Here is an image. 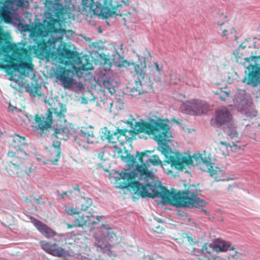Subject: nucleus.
I'll list each match as a JSON object with an SVG mask.
<instances>
[{"instance_id":"aec40b11","label":"nucleus","mask_w":260,"mask_h":260,"mask_svg":"<svg viewBox=\"0 0 260 260\" xmlns=\"http://www.w3.org/2000/svg\"><path fill=\"white\" fill-rule=\"evenodd\" d=\"M2 1L3 5L0 6H4L9 10L16 11L19 8H27L29 6L27 0H2Z\"/></svg>"},{"instance_id":"864d4df0","label":"nucleus","mask_w":260,"mask_h":260,"mask_svg":"<svg viewBox=\"0 0 260 260\" xmlns=\"http://www.w3.org/2000/svg\"><path fill=\"white\" fill-rule=\"evenodd\" d=\"M36 202H37L38 204H42V203L40 201V200L39 199H36Z\"/></svg>"},{"instance_id":"e433bc0d","label":"nucleus","mask_w":260,"mask_h":260,"mask_svg":"<svg viewBox=\"0 0 260 260\" xmlns=\"http://www.w3.org/2000/svg\"><path fill=\"white\" fill-rule=\"evenodd\" d=\"M72 193V191H68L63 192L61 194L59 193V191L58 190L57 191V196H60L61 197V198H62V199L64 198V197L66 196H67L68 194H71Z\"/></svg>"},{"instance_id":"5701e85b","label":"nucleus","mask_w":260,"mask_h":260,"mask_svg":"<svg viewBox=\"0 0 260 260\" xmlns=\"http://www.w3.org/2000/svg\"><path fill=\"white\" fill-rule=\"evenodd\" d=\"M224 132L226 133L228 136L234 141L233 142H238L240 138L239 137V134L237 132L236 126L234 121L231 122L227 124L224 128Z\"/></svg>"},{"instance_id":"a19ab883","label":"nucleus","mask_w":260,"mask_h":260,"mask_svg":"<svg viewBox=\"0 0 260 260\" xmlns=\"http://www.w3.org/2000/svg\"><path fill=\"white\" fill-rule=\"evenodd\" d=\"M104 154V153L103 152L100 151V152H99L97 157L98 158L100 159L101 160H102L103 159Z\"/></svg>"},{"instance_id":"7ed1b4c3","label":"nucleus","mask_w":260,"mask_h":260,"mask_svg":"<svg viewBox=\"0 0 260 260\" xmlns=\"http://www.w3.org/2000/svg\"><path fill=\"white\" fill-rule=\"evenodd\" d=\"M66 112L65 105L57 102L54 107L48 110L45 116L35 115L34 131L41 137H45L47 135L46 131L51 128L53 124V135L57 138L67 140L70 136L74 135V141L79 146L85 147L86 144H93L95 139L92 127H79L72 123L63 125V122L66 121Z\"/></svg>"},{"instance_id":"2eb2a0df","label":"nucleus","mask_w":260,"mask_h":260,"mask_svg":"<svg viewBox=\"0 0 260 260\" xmlns=\"http://www.w3.org/2000/svg\"><path fill=\"white\" fill-rule=\"evenodd\" d=\"M233 121L232 115L226 108L222 107L215 111L213 124L217 127L226 125Z\"/></svg>"},{"instance_id":"1a4fd4ad","label":"nucleus","mask_w":260,"mask_h":260,"mask_svg":"<svg viewBox=\"0 0 260 260\" xmlns=\"http://www.w3.org/2000/svg\"><path fill=\"white\" fill-rule=\"evenodd\" d=\"M181 112L191 115H201L206 114L209 110L208 104L199 99H192L187 101L180 106Z\"/></svg>"},{"instance_id":"49530a36","label":"nucleus","mask_w":260,"mask_h":260,"mask_svg":"<svg viewBox=\"0 0 260 260\" xmlns=\"http://www.w3.org/2000/svg\"><path fill=\"white\" fill-rule=\"evenodd\" d=\"M15 112L16 113H24V112L20 109L17 108V110H15Z\"/></svg>"},{"instance_id":"412c9836","label":"nucleus","mask_w":260,"mask_h":260,"mask_svg":"<svg viewBox=\"0 0 260 260\" xmlns=\"http://www.w3.org/2000/svg\"><path fill=\"white\" fill-rule=\"evenodd\" d=\"M93 212L90 213V215L84 216L79 215L78 217H75L74 219V226L75 227H82L84 225H93L96 222L92 221L90 219V217H93Z\"/></svg>"},{"instance_id":"f257e3e1","label":"nucleus","mask_w":260,"mask_h":260,"mask_svg":"<svg viewBox=\"0 0 260 260\" xmlns=\"http://www.w3.org/2000/svg\"><path fill=\"white\" fill-rule=\"evenodd\" d=\"M131 129L117 128L111 132L107 127L101 129V137L103 141L107 140L109 143L113 144V147L116 150L120 149L117 146V142L123 145L130 140L133 133H144L147 135H152L154 139L157 141L158 149L165 158L164 165L170 164L172 167L182 170L189 164H192V160L189 155H183L178 152H174L168 146V142L172 137L171 131L167 120L155 117V119L148 118L147 120L142 119L137 121L132 116L124 122Z\"/></svg>"},{"instance_id":"6e6d98bb","label":"nucleus","mask_w":260,"mask_h":260,"mask_svg":"<svg viewBox=\"0 0 260 260\" xmlns=\"http://www.w3.org/2000/svg\"><path fill=\"white\" fill-rule=\"evenodd\" d=\"M231 30V34H233V31H235V29L234 28H232Z\"/></svg>"},{"instance_id":"052dcab7","label":"nucleus","mask_w":260,"mask_h":260,"mask_svg":"<svg viewBox=\"0 0 260 260\" xmlns=\"http://www.w3.org/2000/svg\"><path fill=\"white\" fill-rule=\"evenodd\" d=\"M253 39L254 40L257 39V40L260 41V39H257L256 38H254Z\"/></svg>"},{"instance_id":"8fccbe9b","label":"nucleus","mask_w":260,"mask_h":260,"mask_svg":"<svg viewBox=\"0 0 260 260\" xmlns=\"http://www.w3.org/2000/svg\"><path fill=\"white\" fill-rule=\"evenodd\" d=\"M81 259L82 260H89L88 258L86 256H81Z\"/></svg>"},{"instance_id":"f3484780","label":"nucleus","mask_w":260,"mask_h":260,"mask_svg":"<svg viewBox=\"0 0 260 260\" xmlns=\"http://www.w3.org/2000/svg\"><path fill=\"white\" fill-rule=\"evenodd\" d=\"M23 20L17 13L12 14L9 10L5 8L4 6H0V22L11 23L14 26L17 23Z\"/></svg>"},{"instance_id":"4be33fe9","label":"nucleus","mask_w":260,"mask_h":260,"mask_svg":"<svg viewBox=\"0 0 260 260\" xmlns=\"http://www.w3.org/2000/svg\"><path fill=\"white\" fill-rule=\"evenodd\" d=\"M224 132L226 133L228 136L234 141L233 142H238L240 138L239 137V134L237 132L236 126L234 121L231 122L227 124L224 128Z\"/></svg>"},{"instance_id":"c9c22d12","label":"nucleus","mask_w":260,"mask_h":260,"mask_svg":"<svg viewBox=\"0 0 260 260\" xmlns=\"http://www.w3.org/2000/svg\"><path fill=\"white\" fill-rule=\"evenodd\" d=\"M60 142L58 141H53L52 144V149H61Z\"/></svg>"},{"instance_id":"09e8293b","label":"nucleus","mask_w":260,"mask_h":260,"mask_svg":"<svg viewBox=\"0 0 260 260\" xmlns=\"http://www.w3.org/2000/svg\"><path fill=\"white\" fill-rule=\"evenodd\" d=\"M74 189L75 190H77L78 192L80 191V189H79V186L78 185H76V186H74Z\"/></svg>"},{"instance_id":"5fc2aeb1","label":"nucleus","mask_w":260,"mask_h":260,"mask_svg":"<svg viewBox=\"0 0 260 260\" xmlns=\"http://www.w3.org/2000/svg\"><path fill=\"white\" fill-rule=\"evenodd\" d=\"M159 222H162V220L160 218H158V220H157Z\"/></svg>"},{"instance_id":"2f4dec72","label":"nucleus","mask_w":260,"mask_h":260,"mask_svg":"<svg viewBox=\"0 0 260 260\" xmlns=\"http://www.w3.org/2000/svg\"><path fill=\"white\" fill-rule=\"evenodd\" d=\"M219 143L226 150H228L229 146L232 151H236L237 149H240V147H238L235 142H232V145H230L229 143L223 141H220Z\"/></svg>"},{"instance_id":"58836bf2","label":"nucleus","mask_w":260,"mask_h":260,"mask_svg":"<svg viewBox=\"0 0 260 260\" xmlns=\"http://www.w3.org/2000/svg\"><path fill=\"white\" fill-rule=\"evenodd\" d=\"M7 155L10 157H14L16 156V153L12 151H9L7 153Z\"/></svg>"},{"instance_id":"20e7f679","label":"nucleus","mask_w":260,"mask_h":260,"mask_svg":"<svg viewBox=\"0 0 260 260\" xmlns=\"http://www.w3.org/2000/svg\"><path fill=\"white\" fill-rule=\"evenodd\" d=\"M121 159L126 162L127 168L121 171L120 172L116 171L117 176H115L116 179H127L129 180L135 177H139V180L134 181L129 183L126 187V189L132 194H136L142 198L149 197L150 198H154L157 183L156 179H153L150 177L151 173L145 174L141 176V172H138L135 175L131 177V175H128L127 173L133 171L134 166L136 162V159L135 157L131 154L126 153V156H121Z\"/></svg>"},{"instance_id":"37998d69","label":"nucleus","mask_w":260,"mask_h":260,"mask_svg":"<svg viewBox=\"0 0 260 260\" xmlns=\"http://www.w3.org/2000/svg\"><path fill=\"white\" fill-rule=\"evenodd\" d=\"M214 179L216 181H223L225 179H223V178H221L218 175H216L215 177H214Z\"/></svg>"},{"instance_id":"f03ea898","label":"nucleus","mask_w":260,"mask_h":260,"mask_svg":"<svg viewBox=\"0 0 260 260\" xmlns=\"http://www.w3.org/2000/svg\"><path fill=\"white\" fill-rule=\"evenodd\" d=\"M75 9L71 0H55L52 4L48 11L44 12L43 20L35 18L31 25L22 22L21 20L15 26L21 32L30 31V38L34 41L33 45H28V51L30 55L43 59L50 54V40L47 38L49 33L56 32L54 24H59L57 19L63 14L70 13Z\"/></svg>"},{"instance_id":"de8ad7c7","label":"nucleus","mask_w":260,"mask_h":260,"mask_svg":"<svg viewBox=\"0 0 260 260\" xmlns=\"http://www.w3.org/2000/svg\"><path fill=\"white\" fill-rule=\"evenodd\" d=\"M122 3H124V5H128V0H123L122 1Z\"/></svg>"},{"instance_id":"a18cd8bd","label":"nucleus","mask_w":260,"mask_h":260,"mask_svg":"<svg viewBox=\"0 0 260 260\" xmlns=\"http://www.w3.org/2000/svg\"><path fill=\"white\" fill-rule=\"evenodd\" d=\"M67 227L69 229H71V228H73V227H75L74 223L73 222V223L72 224H67Z\"/></svg>"},{"instance_id":"cd10ccee","label":"nucleus","mask_w":260,"mask_h":260,"mask_svg":"<svg viewBox=\"0 0 260 260\" xmlns=\"http://www.w3.org/2000/svg\"><path fill=\"white\" fill-rule=\"evenodd\" d=\"M61 149H51L50 156L53 158H51L50 161L53 165H56L60 156Z\"/></svg>"},{"instance_id":"f8f14e48","label":"nucleus","mask_w":260,"mask_h":260,"mask_svg":"<svg viewBox=\"0 0 260 260\" xmlns=\"http://www.w3.org/2000/svg\"><path fill=\"white\" fill-rule=\"evenodd\" d=\"M233 102L238 110L245 114H247L252 103L250 95L246 93L245 90H242L236 92Z\"/></svg>"},{"instance_id":"3c124183","label":"nucleus","mask_w":260,"mask_h":260,"mask_svg":"<svg viewBox=\"0 0 260 260\" xmlns=\"http://www.w3.org/2000/svg\"><path fill=\"white\" fill-rule=\"evenodd\" d=\"M159 226H156L155 229H156V230L155 231L157 232V233H159L160 231H159Z\"/></svg>"},{"instance_id":"473e14b6","label":"nucleus","mask_w":260,"mask_h":260,"mask_svg":"<svg viewBox=\"0 0 260 260\" xmlns=\"http://www.w3.org/2000/svg\"><path fill=\"white\" fill-rule=\"evenodd\" d=\"M61 54L67 58H73L75 57L74 53L69 49L63 47L61 50Z\"/></svg>"},{"instance_id":"e2e57ef3","label":"nucleus","mask_w":260,"mask_h":260,"mask_svg":"<svg viewBox=\"0 0 260 260\" xmlns=\"http://www.w3.org/2000/svg\"><path fill=\"white\" fill-rule=\"evenodd\" d=\"M148 54H149V56H150V53L149 52H148Z\"/></svg>"},{"instance_id":"4d7b16f0","label":"nucleus","mask_w":260,"mask_h":260,"mask_svg":"<svg viewBox=\"0 0 260 260\" xmlns=\"http://www.w3.org/2000/svg\"><path fill=\"white\" fill-rule=\"evenodd\" d=\"M234 38H235V41H237V39H238V37H237L236 36H234Z\"/></svg>"},{"instance_id":"c756f323","label":"nucleus","mask_w":260,"mask_h":260,"mask_svg":"<svg viewBox=\"0 0 260 260\" xmlns=\"http://www.w3.org/2000/svg\"><path fill=\"white\" fill-rule=\"evenodd\" d=\"M244 43H241L238 47L234 51L233 54L236 57L237 61H239V58L241 57V56L243 54V52L241 51V50L245 49L246 46L244 45Z\"/></svg>"},{"instance_id":"39448f33","label":"nucleus","mask_w":260,"mask_h":260,"mask_svg":"<svg viewBox=\"0 0 260 260\" xmlns=\"http://www.w3.org/2000/svg\"><path fill=\"white\" fill-rule=\"evenodd\" d=\"M155 189V198H160L163 204H170L176 207L198 208L201 209L205 214L208 213L207 211L203 209L206 204V202L198 198L194 192L188 190L178 193L173 191L170 192L161 185V182L158 180H157Z\"/></svg>"},{"instance_id":"6e6552de","label":"nucleus","mask_w":260,"mask_h":260,"mask_svg":"<svg viewBox=\"0 0 260 260\" xmlns=\"http://www.w3.org/2000/svg\"><path fill=\"white\" fill-rule=\"evenodd\" d=\"M144 156L148 157L146 153L139 152L138 151L136 152V157H138V160L140 164H136L135 162L134 166L133 171L127 174H128V175H131L132 177L137 173L138 172H141V176L144 175V174L145 175V174L148 173H151V175H150V177L153 179H156L153 173L151 170H149L148 168L150 165L153 166H162V161L159 159L157 155H153L150 157L148 158L145 162H143V158Z\"/></svg>"},{"instance_id":"13d9d810","label":"nucleus","mask_w":260,"mask_h":260,"mask_svg":"<svg viewBox=\"0 0 260 260\" xmlns=\"http://www.w3.org/2000/svg\"><path fill=\"white\" fill-rule=\"evenodd\" d=\"M139 138H143V135H139Z\"/></svg>"},{"instance_id":"423d86ee","label":"nucleus","mask_w":260,"mask_h":260,"mask_svg":"<svg viewBox=\"0 0 260 260\" xmlns=\"http://www.w3.org/2000/svg\"><path fill=\"white\" fill-rule=\"evenodd\" d=\"M81 11L87 15L88 11L102 18L115 17L117 13L112 5V0H82Z\"/></svg>"},{"instance_id":"a878e982","label":"nucleus","mask_w":260,"mask_h":260,"mask_svg":"<svg viewBox=\"0 0 260 260\" xmlns=\"http://www.w3.org/2000/svg\"><path fill=\"white\" fill-rule=\"evenodd\" d=\"M13 142L15 143L14 147H18L19 150H20L21 146L26 145L25 137L16 134H15L13 136Z\"/></svg>"},{"instance_id":"a211bd4d","label":"nucleus","mask_w":260,"mask_h":260,"mask_svg":"<svg viewBox=\"0 0 260 260\" xmlns=\"http://www.w3.org/2000/svg\"><path fill=\"white\" fill-rule=\"evenodd\" d=\"M29 219L30 222L33 224L37 230L47 238H52L56 235L54 231L48 225L43 223L41 220L32 216H30Z\"/></svg>"},{"instance_id":"9d476101","label":"nucleus","mask_w":260,"mask_h":260,"mask_svg":"<svg viewBox=\"0 0 260 260\" xmlns=\"http://www.w3.org/2000/svg\"><path fill=\"white\" fill-rule=\"evenodd\" d=\"M133 64L136 74L138 77V80H136L135 86L129 87L128 92L129 95L132 96L137 97L143 92L142 89V85L143 81L146 82L144 81L146 73L144 71V69L146 68V64L145 62H140L139 64L133 63Z\"/></svg>"},{"instance_id":"603ef678","label":"nucleus","mask_w":260,"mask_h":260,"mask_svg":"<svg viewBox=\"0 0 260 260\" xmlns=\"http://www.w3.org/2000/svg\"><path fill=\"white\" fill-rule=\"evenodd\" d=\"M199 250L198 251H196L194 250V254L197 255V256H199Z\"/></svg>"},{"instance_id":"bf43d9fd","label":"nucleus","mask_w":260,"mask_h":260,"mask_svg":"<svg viewBox=\"0 0 260 260\" xmlns=\"http://www.w3.org/2000/svg\"><path fill=\"white\" fill-rule=\"evenodd\" d=\"M145 257H147L148 258H149V259H150V256H145Z\"/></svg>"},{"instance_id":"c03bdc74","label":"nucleus","mask_w":260,"mask_h":260,"mask_svg":"<svg viewBox=\"0 0 260 260\" xmlns=\"http://www.w3.org/2000/svg\"><path fill=\"white\" fill-rule=\"evenodd\" d=\"M102 217V216H100V215L96 216V218L97 221H95L96 223H95V224L98 223L100 221L101 218Z\"/></svg>"},{"instance_id":"680f3d73","label":"nucleus","mask_w":260,"mask_h":260,"mask_svg":"<svg viewBox=\"0 0 260 260\" xmlns=\"http://www.w3.org/2000/svg\"><path fill=\"white\" fill-rule=\"evenodd\" d=\"M146 153H151V152H150V151H146Z\"/></svg>"},{"instance_id":"bb28decb","label":"nucleus","mask_w":260,"mask_h":260,"mask_svg":"<svg viewBox=\"0 0 260 260\" xmlns=\"http://www.w3.org/2000/svg\"><path fill=\"white\" fill-rule=\"evenodd\" d=\"M201 159L203 162L207 167L208 171L209 173L210 176H213L215 175H217V173H222V171L219 169L218 170L213 169L212 167L210 165V160H208L206 158H202Z\"/></svg>"},{"instance_id":"0eeeda50","label":"nucleus","mask_w":260,"mask_h":260,"mask_svg":"<svg viewBox=\"0 0 260 260\" xmlns=\"http://www.w3.org/2000/svg\"><path fill=\"white\" fill-rule=\"evenodd\" d=\"M28 52V50H26L23 48H15L12 53V55L18 62L6 64L3 68L16 70L21 75L28 77L29 73L33 71L34 66L31 63L26 62L31 60Z\"/></svg>"},{"instance_id":"b1692460","label":"nucleus","mask_w":260,"mask_h":260,"mask_svg":"<svg viewBox=\"0 0 260 260\" xmlns=\"http://www.w3.org/2000/svg\"><path fill=\"white\" fill-rule=\"evenodd\" d=\"M92 204L89 198L81 197L78 201L77 206L80 211L86 210Z\"/></svg>"},{"instance_id":"79ce46f5","label":"nucleus","mask_w":260,"mask_h":260,"mask_svg":"<svg viewBox=\"0 0 260 260\" xmlns=\"http://www.w3.org/2000/svg\"><path fill=\"white\" fill-rule=\"evenodd\" d=\"M222 36L225 37L226 39L228 38V31L226 29H223L222 31Z\"/></svg>"},{"instance_id":"c85d7f7f","label":"nucleus","mask_w":260,"mask_h":260,"mask_svg":"<svg viewBox=\"0 0 260 260\" xmlns=\"http://www.w3.org/2000/svg\"><path fill=\"white\" fill-rule=\"evenodd\" d=\"M104 228L106 229L105 238L107 239V241H110L112 242L115 237H116V235L115 233L113 232V230L112 228H107L106 225H104Z\"/></svg>"},{"instance_id":"6ab92c4d","label":"nucleus","mask_w":260,"mask_h":260,"mask_svg":"<svg viewBox=\"0 0 260 260\" xmlns=\"http://www.w3.org/2000/svg\"><path fill=\"white\" fill-rule=\"evenodd\" d=\"M69 73H70V71L62 68L56 75V78L61 82V85L64 89H71L74 85L77 84L75 79L68 77Z\"/></svg>"},{"instance_id":"4c0bfd02","label":"nucleus","mask_w":260,"mask_h":260,"mask_svg":"<svg viewBox=\"0 0 260 260\" xmlns=\"http://www.w3.org/2000/svg\"><path fill=\"white\" fill-rule=\"evenodd\" d=\"M222 95H220V98L222 100L224 101L225 98L229 96V93L227 91H222Z\"/></svg>"},{"instance_id":"0e129e2a","label":"nucleus","mask_w":260,"mask_h":260,"mask_svg":"<svg viewBox=\"0 0 260 260\" xmlns=\"http://www.w3.org/2000/svg\"><path fill=\"white\" fill-rule=\"evenodd\" d=\"M24 154L25 155H26V153L25 152H24Z\"/></svg>"},{"instance_id":"dca6fc26","label":"nucleus","mask_w":260,"mask_h":260,"mask_svg":"<svg viewBox=\"0 0 260 260\" xmlns=\"http://www.w3.org/2000/svg\"><path fill=\"white\" fill-rule=\"evenodd\" d=\"M148 76L150 80L155 82H161L164 80L165 73L161 63L154 62L148 66Z\"/></svg>"},{"instance_id":"ddd939ff","label":"nucleus","mask_w":260,"mask_h":260,"mask_svg":"<svg viewBox=\"0 0 260 260\" xmlns=\"http://www.w3.org/2000/svg\"><path fill=\"white\" fill-rule=\"evenodd\" d=\"M41 245L45 252L53 256L65 258L71 255L68 250L55 243L52 244L42 241L41 242Z\"/></svg>"},{"instance_id":"393cba45","label":"nucleus","mask_w":260,"mask_h":260,"mask_svg":"<svg viewBox=\"0 0 260 260\" xmlns=\"http://www.w3.org/2000/svg\"><path fill=\"white\" fill-rule=\"evenodd\" d=\"M95 245L102 249H109L111 248L110 245L108 244V241L103 236H98L95 237Z\"/></svg>"},{"instance_id":"ea45409f","label":"nucleus","mask_w":260,"mask_h":260,"mask_svg":"<svg viewBox=\"0 0 260 260\" xmlns=\"http://www.w3.org/2000/svg\"><path fill=\"white\" fill-rule=\"evenodd\" d=\"M9 108L13 112H15V110H17V108L16 107L12 106L10 104H9Z\"/></svg>"},{"instance_id":"69168bd1","label":"nucleus","mask_w":260,"mask_h":260,"mask_svg":"<svg viewBox=\"0 0 260 260\" xmlns=\"http://www.w3.org/2000/svg\"><path fill=\"white\" fill-rule=\"evenodd\" d=\"M144 138H145V139H147V137H146V136H145V137H144Z\"/></svg>"},{"instance_id":"7c9ffc66","label":"nucleus","mask_w":260,"mask_h":260,"mask_svg":"<svg viewBox=\"0 0 260 260\" xmlns=\"http://www.w3.org/2000/svg\"><path fill=\"white\" fill-rule=\"evenodd\" d=\"M100 81L102 82L104 86L107 88L110 89L111 84L110 81V78L109 76L104 74L100 77Z\"/></svg>"},{"instance_id":"72a5a7b5","label":"nucleus","mask_w":260,"mask_h":260,"mask_svg":"<svg viewBox=\"0 0 260 260\" xmlns=\"http://www.w3.org/2000/svg\"><path fill=\"white\" fill-rule=\"evenodd\" d=\"M219 18L220 20L217 22V24L218 25L221 26L223 24H224L225 21H226V16L222 13L219 15Z\"/></svg>"},{"instance_id":"f704fd0d","label":"nucleus","mask_w":260,"mask_h":260,"mask_svg":"<svg viewBox=\"0 0 260 260\" xmlns=\"http://www.w3.org/2000/svg\"><path fill=\"white\" fill-rule=\"evenodd\" d=\"M80 211H79L77 206L75 208H69L67 212L69 214L72 215L73 214H78Z\"/></svg>"},{"instance_id":"9b49d317","label":"nucleus","mask_w":260,"mask_h":260,"mask_svg":"<svg viewBox=\"0 0 260 260\" xmlns=\"http://www.w3.org/2000/svg\"><path fill=\"white\" fill-rule=\"evenodd\" d=\"M234 246L229 242L221 239H215L210 243L204 244L201 249V253L210 254L212 251L216 252H225L228 250H234Z\"/></svg>"},{"instance_id":"4468645a","label":"nucleus","mask_w":260,"mask_h":260,"mask_svg":"<svg viewBox=\"0 0 260 260\" xmlns=\"http://www.w3.org/2000/svg\"><path fill=\"white\" fill-rule=\"evenodd\" d=\"M118 49L120 50L119 52L117 49H115L112 51L111 55H108L107 57L105 58L104 64H107L111 67L112 65L118 68H121L125 66L127 63L126 61L124 59V56L121 53L122 49V45H121Z\"/></svg>"}]
</instances>
